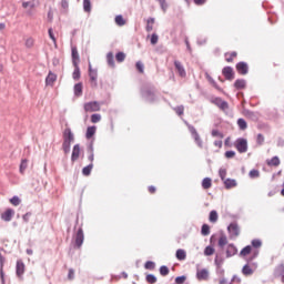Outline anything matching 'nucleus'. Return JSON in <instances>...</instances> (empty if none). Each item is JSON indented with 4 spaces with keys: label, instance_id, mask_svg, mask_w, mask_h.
Wrapping results in <instances>:
<instances>
[{
    "label": "nucleus",
    "instance_id": "obj_17",
    "mask_svg": "<svg viewBox=\"0 0 284 284\" xmlns=\"http://www.w3.org/2000/svg\"><path fill=\"white\" fill-rule=\"evenodd\" d=\"M214 103L217 105V108H220V110H227V108H230V104H227V102L221 98H216Z\"/></svg>",
    "mask_w": 284,
    "mask_h": 284
},
{
    "label": "nucleus",
    "instance_id": "obj_4",
    "mask_svg": "<svg viewBox=\"0 0 284 284\" xmlns=\"http://www.w3.org/2000/svg\"><path fill=\"white\" fill-rule=\"evenodd\" d=\"M227 232L230 234V239H236L239 236V234H241V229H239V224L231 223L227 226Z\"/></svg>",
    "mask_w": 284,
    "mask_h": 284
},
{
    "label": "nucleus",
    "instance_id": "obj_64",
    "mask_svg": "<svg viewBox=\"0 0 284 284\" xmlns=\"http://www.w3.org/2000/svg\"><path fill=\"white\" fill-rule=\"evenodd\" d=\"M69 281H74V270L70 268L68 273Z\"/></svg>",
    "mask_w": 284,
    "mask_h": 284
},
{
    "label": "nucleus",
    "instance_id": "obj_45",
    "mask_svg": "<svg viewBox=\"0 0 284 284\" xmlns=\"http://www.w3.org/2000/svg\"><path fill=\"white\" fill-rule=\"evenodd\" d=\"M160 274H161V276H168V274H170V268H168V266H165V265H162L160 267Z\"/></svg>",
    "mask_w": 284,
    "mask_h": 284
},
{
    "label": "nucleus",
    "instance_id": "obj_22",
    "mask_svg": "<svg viewBox=\"0 0 284 284\" xmlns=\"http://www.w3.org/2000/svg\"><path fill=\"white\" fill-rule=\"evenodd\" d=\"M74 71H73V79L74 81H79L81 79V69L79 68V64H73Z\"/></svg>",
    "mask_w": 284,
    "mask_h": 284
},
{
    "label": "nucleus",
    "instance_id": "obj_49",
    "mask_svg": "<svg viewBox=\"0 0 284 284\" xmlns=\"http://www.w3.org/2000/svg\"><path fill=\"white\" fill-rule=\"evenodd\" d=\"M219 176L222 181H226L225 178L227 176V170L225 169H220L219 171Z\"/></svg>",
    "mask_w": 284,
    "mask_h": 284
},
{
    "label": "nucleus",
    "instance_id": "obj_10",
    "mask_svg": "<svg viewBox=\"0 0 284 284\" xmlns=\"http://www.w3.org/2000/svg\"><path fill=\"white\" fill-rule=\"evenodd\" d=\"M222 74L223 77H225L226 81H232L234 80V69H232V67H225L222 70Z\"/></svg>",
    "mask_w": 284,
    "mask_h": 284
},
{
    "label": "nucleus",
    "instance_id": "obj_61",
    "mask_svg": "<svg viewBox=\"0 0 284 284\" xmlns=\"http://www.w3.org/2000/svg\"><path fill=\"white\" fill-rule=\"evenodd\" d=\"M207 81H210L216 90H221V88H219V84H216V81H214L212 77L207 75Z\"/></svg>",
    "mask_w": 284,
    "mask_h": 284
},
{
    "label": "nucleus",
    "instance_id": "obj_60",
    "mask_svg": "<svg viewBox=\"0 0 284 284\" xmlns=\"http://www.w3.org/2000/svg\"><path fill=\"white\" fill-rule=\"evenodd\" d=\"M212 136H217L219 139H223V133H221L219 130L212 131Z\"/></svg>",
    "mask_w": 284,
    "mask_h": 284
},
{
    "label": "nucleus",
    "instance_id": "obj_35",
    "mask_svg": "<svg viewBox=\"0 0 284 284\" xmlns=\"http://www.w3.org/2000/svg\"><path fill=\"white\" fill-rule=\"evenodd\" d=\"M237 125H239L240 130H247V122L243 118H240L237 120Z\"/></svg>",
    "mask_w": 284,
    "mask_h": 284
},
{
    "label": "nucleus",
    "instance_id": "obj_18",
    "mask_svg": "<svg viewBox=\"0 0 284 284\" xmlns=\"http://www.w3.org/2000/svg\"><path fill=\"white\" fill-rule=\"evenodd\" d=\"M239 252L236 246L234 244H230L226 248V258H232V256H235V254Z\"/></svg>",
    "mask_w": 284,
    "mask_h": 284
},
{
    "label": "nucleus",
    "instance_id": "obj_19",
    "mask_svg": "<svg viewBox=\"0 0 284 284\" xmlns=\"http://www.w3.org/2000/svg\"><path fill=\"white\" fill-rule=\"evenodd\" d=\"M6 263V257H3L2 254H0V278H1V283L6 284V277H4V273H3V264Z\"/></svg>",
    "mask_w": 284,
    "mask_h": 284
},
{
    "label": "nucleus",
    "instance_id": "obj_36",
    "mask_svg": "<svg viewBox=\"0 0 284 284\" xmlns=\"http://www.w3.org/2000/svg\"><path fill=\"white\" fill-rule=\"evenodd\" d=\"M154 30V18H150L146 22V32Z\"/></svg>",
    "mask_w": 284,
    "mask_h": 284
},
{
    "label": "nucleus",
    "instance_id": "obj_48",
    "mask_svg": "<svg viewBox=\"0 0 284 284\" xmlns=\"http://www.w3.org/2000/svg\"><path fill=\"white\" fill-rule=\"evenodd\" d=\"M101 121V114L94 113L91 115V123H99Z\"/></svg>",
    "mask_w": 284,
    "mask_h": 284
},
{
    "label": "nucleus",
    "instance_id": "obj_52",
    "mask_svg": "<svg viewBox=\"0 0 284 284\" xmlns=\"http://www.w3.org/2000/svg\"><path fill=\"white\" fill-rule=\"evenodd\" d=\"M146 282L151 283V284L156 283V277L154 276V274H148L146 275Z\"/></svg>",
    "mask_w": 284,
    "mask_h": 284
},
{
    "label": "nucleus",
    "instance_id": "obj_56",
    "mask_svg": "<svg viewBox=\"0 0 284 284\" xmlns=\"http://www.w3.org/2000/svg\"><path fill=\"white\" fill-rule=\"evenodd\" d=\"M256 142L258 145H263V143L265 142V136H263V134L258 133L257 138H256Z\"/></svg>",
    "mask_w": 284,
    "mask_h": 284
},
{
    "label": "nucleus",
    "instance_id": "obj_24",
    "mask_svg": "<svg viewBox=\"0 0 284 284\" xmlns=\"http://www.w3.org/2000/svg\"><path fill=\"white\" fill-rule=\"evenodd\" d=\"M214 263H215L216 267H219V270H221V267H223V263H225V258H223V256L216 254Z\"/></svg>",
    "mask_w": 284,
    "mask_h": 284
},
{
    "label": "nucleus",
    "instance_id": "obj_29",
    "mask_svg": "<svg viewBox=\"0 0 284 284\" xmlns=\"http://www.w3.org/2000/svg\"><path fill=\"white\" fill-rule=\"evenodd\" d=\"M94 134H97V126H89L87 129L85 138L87 139H92V136H94Z\"/></svg>",
    "mask_w": 284,
    "mask_h": 284
},
{
    "label": "nucleus",
    "instance_id": "obj_14",
    "mask_svg": "<svg viewBox=\"0 0 284 284\" xmlns=\"http://www.w3.org/2000/svg\"><path fill=\"white\" fill-rule=\"evenodd\" d=\"M236 70H237V72H239L240 74L245 75V74H247V72H250V67L247 65L246 62H239V63L236 64Z\"/></svg>",
    "mask_w": 284,
    "mask_h": 284
},
{
    "label": "nucleus",
    "instance_id": "obj_37",
    "mask_svg": "<svg viewBox=\"0 0 284 284\" xmlns=\"http://www.w3.org/2000/svg\"><path fill=\"white\" fill-rule=\"evenodd\" d=\"M268 165H274L275 168H278V165H281V160L278 159V156H273L271 159V161H268Z\"/></svg>",
    "mask_w": 284,
    "mask_h": 284
},
{
    "label": "nucleus",
    "instance_id": "obj_7",
    "mask_svg": "<svg viewBox=\"0 0 284 284\" xmlns=\"http://www.w3.org/2000/svg\"><path fill=\"white\" fill-rule=\"evenodd\" d=\"M63 141L67 143H74V133H72L70 128H67L63 131Z\"/></svg>",
    "mask_w": 284,
    "mask_h": 284
},
{
    "label": "nucleus",
    "instance_id": "obj_58",
    "mask_svg": "<svg viewBox=\"0 0 284 284\" xmlns=\"http://www.w3.org/2000/svg\"><path fill=\"white\" fill-rule=\"evenodd\" d=\"M50 39L53 41L54 45H57V38L54 37V32L52 31V28L48 30Z\"/></svg>",
    "mask_w": 284,
    "mask_h": 284
},
{
    "label": "nucleus",
    "instance_id": "obj_30",
    "mask_svg": "<svg viewBox=\"0 0 284 284\" xmlns=\"http://www.w3.org/2000/svg\"><path fill=\"white\" fill-rule=\"evenodd\" d=\"M202 187L203 190H210V187H212V179L204 178L202 181Z\"/></svg>",
    "mask_w": 284,
    "mask_h": 284
},
{
    "label": "nucleus",
    "instance_id": "obj_63",
    "mask_svg": "<svg viewBox=\"0 0 284 284\" xmlns=\"http://www.w3.org/2000/svg\"><path fill=\"white\" fill-rule=\"evenodd\" d=\"M252 245L254 247H261V245H263V242H261V240H253Z\"/></svg>",
    "mask_w": 284,
    "mask_h": 284
},
{
    "label": "nucleus",
    "instance_id": "obj_3",
    "mask_svg": "<svg viewBox=\"0 0 284 284\" xmlns=\"http://www.w3.org/2000/svg\"><path fill=\"white\" fill-rule=\"evenodd\" d=\"M235 148L240 154H245V152H247V140L239 138L235 142Z\"/></svg>",
    "mask_w": 284,
    "mask_h": 284
},
{
    "label": "nucleus",
    "instance_id": "obj_57",
    "mask_svg": "<svg viewBox=\"0 0 284 284\" xmlns=\"http://www.w3.org/2000/svg\"><path fill=\"white\" fill-rule=\"evenodd\" d=\"M186 278H187V277H186L185 275L178 276V277L175 278V283H176V284H183V283H185Z\"/></svg>",
    "mask_w": 284,
    "mask_h": 284
},
{
    "label": "nucleus",
    "instance_id": "obj_44",
    "mask_svg": "<svg viewBox=\"0 0 284 284\" xmlns=\"http://www.w3.org/2000/svg\"><path fill=\"white\" fill-rule=\"evenodd\" d=\"M248 176L250 179H258L261 176V172H258V170H251Z\"/></svg>",
    "mask_w": 284,
    "mask_h": 284
},
{
    "label": "nucleus",
    "instance_id": "obj_21",
    "mask_svg": "<svg viewBox=\"0 0 284 284\" xmlns=\"http://www.w3.org/2000/svg\"><path fill=\"white\" fill-rule=\"evenodd\" d=\"M106 63L109 68H115L116 64L114 63V53L109 52L106 54Z\"/></svg>",
    "mask_w": 284,
    "mask_h": 284
},
{
    "label": "nucleus",
    "instance_id": "obj_13",
    "mask_svg": "<svg viewBox=\"0 0 284 284\" xmlns=\"http://www.w3.org/2000/svg\"><path fill=\"white\" fill-rule=\"evenodd\" d=\"M13 216H14V210L12 209H7L6 212L1 214V219L2 221H6V223H10Z\"/></svg>",
    "mask_w": 284,
    "mask_h": 284
},
{
    "label": "nucleus",
    "instance_id": "obj_25",
    "mask_svg": "<svg viewBox=\"0 0 284 284\" xmlns=\"http://www.w3.org/2000/svg\"><path fill=\"white\" fill-rule=\"evenodd\" d=\"M245 85H246V82L243 79H237L234 82V88H236V90H243V89H245Z\"/></svg>",
    "mask_w": 284,
    "mask_h": 284
},
{
    "label": "nucleus",
    "instance_id": "obj_33",
    "mask_svg": "<svg viewBox=\"0 0 284 284\" xmlns=\"http://www.w3.org/2000/svg\"><path fill=\"white\" fill-rule=\"evenodd\" d=\"M71 145H72V142L63 141L62 150H63L64 154H70Z\"/></svg>",
    "mask_w": 284,
    "mask_h": 284
},
{
    "label": "nucleus",
    "instance_id": "obj_54",
    "mask_svg": "<svg viewBox=\"0 0 284 284\" xmlns=\"http://www.w3.org/2000/svg\"><path fill=\"white\" fill-rule=\"evenodd\" d=\"M159 43V36L156 33H153L151 36V45H156Z\"/></svg>",
    "mask_w": 284,
    "mask_h": 284
},
{
    "label": "nucleus",
    "instance_id": "obj_26",
    "mask_svg": "<svg viewBox=\"0 0 284 284\" xmlns=\"http://www.w3.org/2000/svg\"><path fill=\"white\" fill-rule=\"evenodd\" d=\"M224 185L226 190H231V187H236V180L226 179L224 180Z\"/></svg>",
    "mask_w": 284,
    "mask_h": 284
},
{
    "label": "nucleus",
    "instance_id": "obj_31",
    "mask_svg": "<svg viewBox=\"0 0 284 284\" xmlns=\"http://www.w3.org/2000/svg\"><path fill=\"white\" fill-rule=\"evenodd\" d=\"M242 274H244V276H252L254 271L250 267V265L245 264L242 268Z\"/></svg>",
    "mask_w": 284,
    "mask_h": 284
},
{
    "label": "nucleus",
    "instance_id": "obj_12",
    "mask_svg": "<svg viewBox=\"0 0 284 284\" xmlns=\"http://www.w3.org/2000/svg\"><path fill=\"white\" fill-rule=\"evenodd\" d=\"M24 273H26V264L23 263V261L18 260L16 265V274L17 276H19V278H21V275Z\"/></svg>",
    "mask_w": 284,
    "mask_h": 284
},
{
    "label": "nucleus",
    "instance_id": "obj_8",
    "mask_svg": "<svg viewBox=\"0 0 284 284\" xmlns=\"http://www.w3.org/2000/svg\"><path fill=\"white\" fill-rule=\"evenodd\" d=\"M89 77L91 83H93L94 87H97V79L99 77V73L97 69H92V63L89 62Z\"/></svg>",
    "mask_w": 284,
    "mask_h": 284
},
{
    "label": "nucleus",
    "instance_id": "obj_20",
    "mask_svg": "<svg viewBox=\"0 0 284 284\" xmlns=\"http://www.w3.org/2000/svg\"><path fill=\"white\" fill-rule=\"evenodd\" d=\"M54 81H57V74H54V73H52V71H50L47 79H45V84L47 85H54Z\"/></svg>",
    "mask_w": 284,
    "mask_h": 284
},
{
    "label": "nucleus",
    "instance_id": "obj_6",
    "mask_svg": "<svg viewBox=\"0 0 284 284\" xmlns=\"http://www.w3.org/2000/svg\"><path fill=\"white\" fill-rule=\"evenodd\" d=\"M74 239H75V246L77 247H81V245H83V241H85V235L83 234V229L80 227L75 235H74Z\"/></svg>",
    "mask_w": 284,
    "mask_h": 284
},
{
    "label": "nucleus",
    "instance_id": "obj_11",
    "mask_svg": "<svg viewBox=\"0 0 284 284\" xmlns=\"http://www.w3.org/2000/svg\"><path fill=\"white\" fill-rule=\"evenodd\" d=\"M174 67H175V70L178 71V74L180 77H182V79H184V77L187 75V73L185 72V68L183 67V63H181V61L175 60L174 61Z\"/></svg>",
    "mask_w": 284,
    "mask_h": 284
},
{
    "label": "nucleus",
    "instance_id": "obj_62",
    "mask_svg": "<svg viewBox=\"0 0 284 284\" xmlns=\"http://www.w3.org/2000/svg\"><path fill=\"white\" fill-rule=\"evenodd\" d=\"M32 45H34V40L32 38L27 39L26 47L27 48H32Z\"/></svg>",
    "mask_w": 284,
    "mask_h": 284
},
{
    "label": "nucleus",
    "instance_id": "obj_32",
    "mask_svg": "<svg viewBox=\"0 0 284 284\" xmlns=\"http://www.w3.org/2000/svg\"><path fill=\"white\" fill-rule=\"evenodd\" d=\"M219 247H221V250H223V247H225V245H227V236L225 235H221L217 242Z\"/></svg>",
    "mask_w": 284,
    "mask_h": 284
},
{
    "label": "nucleus",
    "instance_id": "obj_41",
    "mask_svg": "<svg viewBox=\"0 0 284 284\" xmlns=\"http://www.w3.org/2000/svg\"><path fill=\"white\" fill-rule=\"evenodd\" d=\"M10 203H11V205H14L17 207L18 205H21V199H19V196L14 195L13 197L10 199Z\"/></svg>",
    "mask_w": 284,
    "mask_h": 284
},
{
    "label": "nucleus",
    "instance_id": "obj_59",
    "mask_svg": "<svg viewBox=\"0 0 284 284\" xmlns=\"http://www.w3.org/2000/svg\"><path fill=\"white\" fill-rule=\"evenodd\" d=\"M224 155H225L226 159H234V156H236V152L226 151Z\"/></svg>",
    "mask_w": 284,
    "mask_h": 284
},
{
    "label": "nucleus",
    "instance_id": "obj_28",
    "mask_svg": "<svg viewBox=\"0 0 284 284\" xmlns=\"http://www.w3.org/2000/svg\"><path fill=\"white\" fill-rule=\"evenodd\" d=\"M92 168H94L93 163H90L89 165L84 166L82 169L83 176H90V174L92 173Z\"/></svg>",
    "mask_w": 284,
    "mask_h": 284
},
{
    "label": "nucleus",
    "instance_id": "obj_46",
    "mask_svg": "<svg viewBox=\"0 0 284 284\" xmlns=\"http://www.w3.org/2000/svg\"><path fill=\"white\" fill-rule=\"evenodd\" d=\"M135 67H136V70H138L141 74H143V72H144V70H145V65L143 64V62L138 61V62L135 63Z\"/></svg>",
    "mask_w": 284,
    "mask_h": 284
},
{
    "label": "nucleus",
    "instance_id": "obj_39",
    "mask_svg": "<svg viewBox=\"0 0 284 284\" xmlns=\"http://www.w3.org/2000/svg\"><path fill=\"white\" fill-rule=\"evenodd\" d=\"M202 236H210V225L203 224L201 230Z\"/></svg>",
    "mask_w": 284,
    "mask_h": 284
},
{
    "label": "nucleus",
    "instance_id": "obj_38",
    "mask_svg": "<svg viewBox=\"0 0 284 284\" xmlns=\"http://www.w3.org/2000/svg\"><path fill=\"white\" fill-rule=\"evenodd\" d=\"M83 10L84 12L92 11V3L90 2V0H83Z\"/></svg>",
    "mask_w": 284,
    "mask_h": 284
},
{
    "label": "nucleus",
    "instance_id": "obj_27",
    "mask_svg": "<svg viewBox=\"0 0 284 284\" xmlns=\"http://www.w3.org/2000/svg\"><path fill=\"white\" fill-rule=\"evenodd\" d=\"M83 94V84L82 83H77L74 85V95L75 97H81Z\"/></svg>",
    "mask_w": 284,
    "mask_h": 284
},
{
    "label": "nucleus",
    "instance_id": "obj_23",
    "mask_svg": "<svg viewBox=\"0 0 284 284\" xmlns=\"http://www.w3.org/2000/svg\"><path fill=\"white\" fill-rule=\"evenodd\" d=\"M175 256L178 261H185V258L187 257V254L185 253V250L180 248L176 251Z\"/></svg>",
    "mask_w": 284,
    "mask_h": 284
},
{
    "label": "nucleus",
    "instance_id": "obj_50",
    "mask_svg": "<svg viewBox=\"0 0 284 284\" xmlns=\"http://www.w3.org/2000/svg\"><path fill=\"white\" fill-rule=\"evenodd\" d=\"M212 254H214V247L206 246L205 250H204V255L205 256H212Z\"/></svg>",
    "mask_w": 284,
    "mask_h": 284
},
{
    "label": "nucleus",
    "instance_id": "obj_9",
    "mask_svg": "<svg viewBox=\"0 0 284 284\" xmlns=\"http://www.w3.org/2000/svg\"><path fill=\"white\" fill-rule=\"evenodd\" d=\"M79 156H81V145L80 144H74L72 154H71V161L72 163H75V161H79Z\"/></svg>",
    "mask_w": 284,
    "mask_h": 284
},
{
    "label": "nucleus",
    "instance_id": "obj_53",
    "mask_svg": "<svg viewBox=\"0 0 284 284\" xmlns=\"http://www.w3.org/2000/svg\"><path fill=\"white\" fill-rule=\"evenodd\" d=\"M185 111V108L183 105L176 106L174 108V112H176V114L179 116H182L183 112Z\"/></svg>",
    "mask_w": 284,
    "mask_h": 284
},
{
    "label": "nucleus",
    "instance_id": "obj_43",
    "mask_svg": "<svg viewBox=\"0 0 284 284\" xmlns=\"http://www.w3.org/2000/svg\"><path fill=\"white\" fill-rule=\"evenodd\" d=\"M115 60L118 61V63H123V61H125V54L123 52H118L115 54Z\"/></svg>",
    "mask_w": 284,
    "mask_h": 284
},
{
    "label": "nucleus",
    "instance_id": "obj_42",
    "mask_svg": "<svg viewBox=\"0 0 284 284\" xmlns=\"http://www.w3.org/2000/svg\"><path fill=\"white\" fill-rule=\"evenodd\" d=\"M115 23H116V26H120V27L124 26L125 24V19H123V16H121V14L116 16L115 17Z\"/></svg>",
    "mask_w": 284,
    "mask_h": 284
},
{
    "label": "nucleus",
    "instance_id": "obj_51",
    "mask_svg": "<svg viewBox=\"0 0 284 284\" xmlns=\"http://www.w3.org/2000/svg\"><path fill=\"white\" fill-rule=\"evenodd\" d=\"M144 267L145 270H154V267H156V264L152 261H148L145 264H144Z\"/></svg>",
    "mask_w": 284,
    "mask_h": 284
},
{
    "label": "nucleus",
    "instance_id": "obj_15",
    "mask_svg": "<svg viewBox=\"0 0 284 284\" xmlns=\"http://www.w3.org/2000/svg\"><path fill=\"white\" fill-rule=\"evenodd\" d=\"M196 278L197 281H207V278H210V271H207L206 268L197 271Z\"/></svg>",
    "mask_w": 284,
    "mask_h": 284
},
{
    "label": "nucleus",
    "instance_id": "obj_16",
    "mask_svg": "<svg viewBox=\"0 0 284 284\" xmlns=\"http://www.w3.org/2000/svg\"><path fill=\"white\" fill-rule=\"evenodd\" d=\"M71 57H72L73 65H79L80 57H79V51L77 50V47H72Z\"/></svg>",
    "mask_w": 284,
    "mask_h": 284
},
{
    "label": "nucleus",
    "instance_id": "obj_34",
    "mask_svg": "<svg viewBox=\"0 0 284 284\" xmlns=\"http://www.w3.org/2000/svg\"><path fill=\"white\" fill-rule=\"evenodd\" d=\"M209 220L211 223H216V221H219V213L216 211H211Z\"/></svg>",
    "mask_w": 284,
    "mask_h": 284
},
{
    "label": "nucleus",
    "instance_id": "obj_47",
    "mask_svg": "<svg viewBox=\"0 0 284 284\" xmlns=\"http://www.w3.org/2000/svg\"><path fill=\"white\" fill-rule=\"evenodd\" d=\"M28 169V160H22L21 164H20V172L21 174H23V172H26V170Z\"/></svg>",
    "mask_w": 284,
    "mask_h": 284
},
{
    "label": "nucleus",
    "instance_id": "obj_5",
    "mask_svg": "<svg viewBox=\"0 0 284 284\" xmlns=\"http://www.w3.org/2000/svg\"><path fill=\"white\" fill-rule=\"evenodd\" d=\"M85 112H99L101 104L98 101L89 102L84 104Z\"/></svg>",
    "mask_w": 284,
    "mask_h": 284
},
{
    "label": "nucleus",
    "instance_id": "obj_1",
    "mask_svg": "<svg viewBox=\"0 0 284 284\" xmlns=\"http://www.w3.org/2000/svg\"><path fill=\"white\" fill-rule=\"evenodd\" d=\"M141 94L149 103H154V101H156V94L152 88H143Z\"/></svg>",
    "mask_w": 284,
    "mask_h": 284
},
{
    "label": "nucleus",
    "instance_id": "obj_55",
    "mask_svg": "<svg viewBox=\"0 0 284 284\" xmlns=\"http://www.w3.org/2000/svg\"><path fill=\"white\" fill-rule=\"evenodd\" d=\"M156 1L160 3L163 12H166V10H168V2H166V0H156Z\"/></svg>",
    "mask_w": 284,
    "mask_h": 284
},
{
    "label": "nucleus",
    "instance_id": "obj_40",
    "mask_svg": "<svg viewBox=\"0 0 284 284\" xmlns=\"http://www.w3.org/2000/svg\"><path fill=\"white\" fill-rule=\"evenodd\" d=\"M252 253V246L247 245L240 252L241 256H247V254Z\"/></svg>",
    "mask_w": 284,
    "mask_h": 284
},
{
    "label": "nucleus",
    "instance_id": "obj_2",
    "mask_svg": "<svg viewBox=\"0 0 284 284\" xmlns=\"http://www.w3.org/2000/svg\"><path fill=\"white\" fill-rule=\"evenodd\" d=\"M185 125H187L189 131L192 138L194 139V142L196 143V145H199L200 148H203V140H201V135H199V132L196 131V129L187 122H185Z\"/></svg>",
    "mask_w": 284,
    "mask_h": 284
}]
</instances>
